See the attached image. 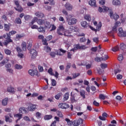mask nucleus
<instances>
[{
    "mask_svg": "<svg viewBox=\"0 0 126 126\" xmlns=\"http://www.w3.org/2000/svg\"><path fill=\"white\" fill-rule=\"evenodd\" d=\"M59 108L60 109H68L69 105L65 103H61L59 104Z\"/></svg>",
    "mask_w": 126,
    "mask_h": 126,
    "instance_id": "obj_13",
    "label": "nucleus"
},
{
    "mask_svg": "<svg viewBox=\"0 0 126 126\" xmlns=\"http://www.w3.org/2000/svg\"><path fill=\"white\" fill-rule=\"evenodd\" d=\"M99 98L100 100H105V99H109V96L103 94H100L99 95Z\"/></svg>",
    "mask_w": 126,
    "mask_h": 126,
    "instance_id": "obj_28",
    "label": "nucleus"
},
{
    "mask_svg": "<svg viewBox=\"0 0 126 126\" xmlns=\"http://www.w3.org/2000/svg\"><path fill=\"white\" fill-rule=\"evenodd\" d=\"M15 4L17 6V8H15L16 10H17V11H19V12H22V11L23 10V8H22V7L19 5V2L18 1H15Z\"/></svg>",
    "mask_w": 126,
    "mask_h": 126,
    "instance_id": "obj_14",
    "label": "nucleus"
},
{
    "mask_svg": "<svg viewBox=\"0 0 126 126\" xmlns=\"http://www.w3.org/2000/svg\"><path fill=\"white\" fill-rule=\"evenodd\" d=\"M80 50H86V49H87V47L85 45H79V48Z\"/></svg>",
    "mask_w": 126,
    "mask_h": 126,
    "instance_id": "obj_61",
    "label": "nucleus"
},
{
    "mask_svg": "<svg viewBox=\"0 0 126 126\" xmlns=\"http://www.w3.org/2000/svg\"><path fill=\"white\" fill-rule=\"evenodd\" d=\"M3 37L4 39H8V38H10V36H9V33H6V34H4L3 35Z\"/></svg>",
    "mask_w": 126,
    "mask_h": 126,
    "instance_id": "obj_62",
    "label": "nucleus"
},
{
    "mask_svg": "<svg viewBox=\"0 0 126 126\" xmlns=\"http://www.w3.org/2000/svg\"><path fill=\"white\" fill-rule=\"evenodd\" d=\"M7 92H9V93H12L13 94H14L16 90L12 87H8L7 88Z\"/></svg>",
    "mask_w": 126,
    "mask_h": 126,
    "instance_id": "obj_18",
    "label": "nucleus"
},
{
    "mask_svg": "<svg viewBox=\"0 0 126 126\" xmlns=\"http://www.w3.org/2000/svg\"><path fill=\"white\" fill-rule=\"evenodd\" d=\"M120 26L121 22L119 21L115 23L114 26L112 28V31L108 32L107 34L109 35V36H111V35H113L114 33H117V32H118L117 28Z\"/></svg>",
    "mask_w": 126,
    "mask_h": 126,
    "instance_id": "obj_3",
    "label": "nucleus"
},
{
    "mask_svg": "<svg viewBox=\"0 0 126 126\" xmlns=\"http://www.w3.org/2000/svg\"><path fill=\"white\" fill-rule=\"evenodd\" d=\"M119 50V46L118 45L112 48V51H113V52H118Z\"/></svg>",
    "mask_w": 126,
    "mask_h": 126,
    "instance_id": "obj_43",
    "label": "nucleus"
},
{
    "mask_svg": "<svg viewBox=\"0 0 126 126\" xmlns=\"http://www.w3.org/2000/svg\"><path fill=\"white\" fill-rule=\"evenodd\" d=\"M10 24H4V28L5 31H9V29H10Z\"/></svg>",
    "mask_w": 126,
    "mask_h": 126,
    "instance_id": "obj_32",
    "label": "nucleus"
},
{
    "mask_svg": "<svg viewBox=\"0 0 126 126\" xmlns=\"http://www.w3.org/2000/svg\"><path fill=\"white\" fill-rule=\"evenodd\" d=\"M65 121L67 122V124L68 125H69V126H71V124H72V122H71V121L69 120V119L66 118L65 119Z\"/></svg>",
    "mask_w": 126,
    "mask_h": 126,
    "instance_id": "obj_51",
    "label": "nucleus"
},
{
    "mask_svg": "<svg viewBox=\"0 0 126 126\" xmlns=\"http://www.w3.org/2000/svg\"><path fill=\"white\" fill-rule=\"evenodd\" d=\"M19 112L21 113L22 114H28V112L27 110H26L25 108L24 107H21L19 109Z\"/></svg>",
    "mask_w": 126,
    "mask_h": 126,
    "instance_id": "obj_27",
    "label": "nucleus"
},
{
    "mask_svg": "<svg viewBox=\"0 0 126 126\" xmlns=\"http://www.w3.org/2000/svg\"><path fill=\"white\" fill-rule=\"evenodd\" d=\"M24 18L25 20H29V19H31V18H32V16L29 15H26L24 16Z\"/></svg>",
    "mask_w": 126,
    "mask_h": 126,
    "instance_id": "obj_44",
    "label": "nucleus"
},
{
    "mask_svg": "<svg viewBox=\"0 0 126 126\" xmlns=\"http://www.w3.org/2000/svg\"><path fill=\"white\" fill-rule=\"evenodd\" d=\"M79 48V44H75L74 45V48L70 49V52H74L75 53Z\"/></svg>",
    "mask_w": 126,
    "mask_h": 126,
    "instance_id": "obj_23",
    "label": "nucleus"
},
{
    "mask_svg": "<svg viewBox=\"0 0 126 126\" xmlns=\"http://www.w3.org/2000/svg\"><path fill=\"white\" fill-rule=\"evenodd\" d=\"M78 83H77V82L75 83V85H79V84H80V85H81V84H82V83H83V80L79 79V80H78Z\"/></svg>",
    "mask_w": 126,
    "mask_h": 126,
    "instance_id": "obj_41",
    "label": "nucleus"
},
{
    "mask_svg": "<svg viewBox=\"0 0 126 126\" xmlns=\"http://www.w3.org/2000/svg\"><path fill=\"white\" fill-rule=\"evenodd\" d=\"M21 47L22 51H25L27 48V44L25 42H23L21 44Z\"/></svg>",
    "mask_w": 126,
    "mask_h": 126,
    "instance_id": "obj_21",
    "label": "nucleus"
},
{
    "mask_svg": "<svg viewBox=\"0 0 126 126\" xmlns=\"http://www.w3.org/2000/svg\"><path fill=\"white\" fill-rule=\"evenodd\" d=\"M99 4H101V5H104L105 3H106V0H99Z\"/></svg>",
    "mask_w": 126,
    "mask_h": 126,
    "instance_id": "obj_58",
    "label": "nucleus"
},
{
    "mask_svg": "<svg viewBox=\"0 0 126 126\" xmlns=\"http://www.w3.org/2000/svg\"><path fill=\"white\" fill-rule=\"evenodd\" d=\"M69 94H68V93H66L64 94L63 98H64V101H66L67 100H68V98H69Z\"/></svg>",
    "mask_w": 126,
    "mask_h": 126,
    "instance_id": "obj_39",
    "label": "nucleus"
},
{
    "mask_svg": "<svg viewBox=\"0 0 126 126\" xmlns=\"http://www.w3.org/2000/svg\"><path fill=\"white\" fill-rule=\"evenodd\" d=\"M95 62H97V63H99L100 62H101L102 61V58H99V57H96L94 59Z\"/></svg>",
    "mask_w": 126,
    "mask_h": 126,
    "instance_id": "obj_57",
    "label": "nucleus"
},
{
    "mask_svg": "<svg viewBox=\"0 0 126 126\" xmlns=\"http://www.w3.org/2000/svg\"><path fill=\"white\" fill-rule=\"evenodd\" d=\"M102 8L103 9V12H107V11H109L110 13V12L112 11L111 10H110V8H109V7L106 6H103Z\"/></svg>",
    "mask_w": 126,
    "mask_h": 126,
    "instance_id": "obj_36",
    "label": "nucleus"
},
{
    "mask_svg": "<svg viewBox=\"0 0 126 126\" xmlns=\"http://www.w3.org/2000/svg\"><path fill=\"white\" fill-rule=\"evenodd\" d=\"M123 60H124V56H123V55L120 54L118 57V61H119L120 62H122Z\"/></svg>",
    "mask_w": 126,
    "mask_h": 126,
    "instance_id": "obj_60",
    "label": "nucleus"
},
{
    "mask_svg": "<svg viewBox=\"0 0 126 126\" xmlns=\"http://www.w3.org/2000/svg\"><path fill=\"white\" fill-rule=\"evenodd\" d=\"M72 17V15L71 14H69L66 17V21L68 25H74V24H76V22H77L76 19L74 18H71Z\"/></svg>",
    "mask_w": 126,
    "mask_h": 126,
    "instance_id": "obj_2",
    "label": "nucleus"
},
{
    "mask_svg": "<svg viewBox=\"0 0 126 126\" xmlns=\"http://www.w3.org/2000/svg\"><path fill=\"white\" fill-rule=\"evenodd\" d=\"M110 16L111 18L112 19H115V20H118V19L120 18V16H119V15L117 14L116 13L114 14L113 11H111L110 12Z\"/></svg>",
    "mask_w": 126,
    "mask_h": 126,
    "instance_id": "obj_10",
    "label": "nucleus"
},
{
    "mask_svg": "<svg viewBox=\"0 0 126 126\" xmlns=\"http://www.w3.org/2000/svg\"><path fill=\"white\" fill-rule=\"evenodd\" d=\"M11 37H9L7 38L6 40H4V42L3 43H2L0 41V46L1 47H3V45L4 46H7L9 43H12V39L10 38Z\"/></svg>",
    "mask_w": 126,
    "mask_h": 126,
    "instance_id": "obj_5",
    "label": "nucleus"
},
{
    "mask_svg": "<svg viewBox=\"0 0 126 126\" xmlns=\"http://www.w3.org/2000/svg\"><path fill=\"white\" fill-rule=\"evenodd\" d=\"M57 116H58V117H60V118H63V113H62V112H61L60 111H57Z\"/></svg>",
    "mask_w": 126,
    "mask_h": 126,
    "instance_id": "obj_53",
    "label": "nucleus"
},
{
    "mask_svg": "<svg viewBox=\"0 0 126 126\" xmlns=\"http://www.w3.org/2000/svg\"><path fill=\"white\" fill-rule=\"evenodd\" d=\"M14 117L15 118H18V119L17 120V121H16V123H17V122H18V121H19V120H21V118H22V114H21L20 113L14 114Z\"/></svg>",
    "mask_w": 126,
    "mask_h": 126,
    "instance_id": "obj_30",
    "label": "nucleus"
},
{
    "mask_svg": "<svg viewBox=\"0 0 126 126\" xmlns=\"http://www.w3.org/2000/svg\"><path fill=\"white\" fill-rule=\"evenodd\" d=\"M23 120H24V121H26L27 122H31V120L29 119V117L28 116L24 117Z\"/></svg>",
    "mask_w": 126,
    "mask_h": 126,
    "instance_id": "obj_59",
    "label": "nucleus"
},
{
    "mask_svg": "<svg viewBox=\"0 0 126 126\" xmlns=\"http://www.w3.org/2000/svg\"><path fill=\"white\" fill-rule=\"evenodd\" d=\"M85 91L82 90H81L80 92V94L81 97H82L83 99H85V98H86V96H85Z\"/></svg>",
    "mask_w": 126,
    "mask_h": 126,
    "instance_id": "obj_33",
    "label": "nucleus"
},
{
    "mask_svg": "<svg viewBox=\"0 0 126 126\" xmlns=\"http://www.w3.org/2000/svg\"><path fill=\"white\" fill-rule=\"evenodd\" d=\"M115 98L117 101H121L122 99H123V96L122 97L120 95H117V96H116Z\"/></svg>",
    "mask_w": 126,
    "mask_h": 126,
    "instance_id": "obj_63",
    "label": "nucleus"
},
{
    "mask_svg": "<svg viewBox=\"0 0 126 126\" xmlns=\"http://www.w3.org/2000/svg\"><path fill=\"white\" fill-rule=\"evenodd\" d=\"M14 67L15 69H22V68H23L22 65L18 64H15L14 65Z\"/></svg>",
    "mask_w": 126,
    "mask_h": 126,
    "instance_id": "obj_37",
    "label": "nucleus"
},
{
    "mask_svg": "<svg viewBox=\"0 0 126 126\" xmlns=\"http://www.w3.org/2000/svg\"><path fill=\"white\" fill-rule=\"evenodd\" d=\"M14 34H16V31H12L11 32H9V36H12L13 35H14Z\"/></svg>",
    "mask_w": 126,
    "mask_h": 126,
    "instance_id": "obj_54",
    "label": "nucleus"
},
{
    "mask_svg": "<svg viewBox=\"0 0 126 126\" xmlns=\"http://www.w3.org/2000/svg\"><path fill=\"white\" fill-rule=\"evenodd\" d=\"M107 116H108V114L104 112L102 114V116H99V119L101 121H106V118H107Z\"/></svg>",
    "mask_w": 126,
    "mask_h": 126,
    "instance_id": "obj_22",
    "label": "nucleus"
},
{
    "mask_svg": "<svg viewBox=\"0 0 126 126\" xmlns=\"http://www.w3.org/2000/svg\"><path fill=\"white\" fill-rule=\"evenodd\" d=\"M120 48L121 50H123L124 52L126 51V45L125 43H122L120 45Z\"/></svg>",
    "mask_w": 126,
    "mask_h": 126,
    "instance_id": "obj_31",
    "label": "nucleus"
},
{
    "mask_svg": "<svg viewBox=\"0 0 126 126\" xmlns=\"http://www.w3.org/2000/svg\"><path fill=\"white\" fill-rule=\"evenodd\" d=\"M65 53H66V51L63 49H60L59 50L56 51V55L58 56H63V54H65Z\"/></svg>",
    "mask_w": 126,
    "mask_h": 126,
    "instance_id": "obj_16",
    "label": "nucleus"
},
{
    "mask_svg": "<svg viewBox=\"0 0 126 126\" xmlns=\"http://www.w3.org/2000/svg\"><path fill=\"white\" fill-rule=\"evenodd\" d=\"M109 59L108 55H105L101 57V61H107V59Z\"/></svg>",
    "mask_w": 126,
    "mask_h": 126,
    "instance_id": "obj_48",
    "label": "nucleus"
},
{
    "mask_svg": "<svg viewBox=\"0 0 126 126\" xmlns=\"http://www.w3.org/2000/svg\"><path fill=\"white\" fill-rule=\"evenodd\" d=\"M34 15L39 18H44V17H45V15L42 12H36L34 13Z\"/></svg>",
    "mask_w": 126,
    "mask_h": 126,
    "instance_id": "obj_15",
    "label": "nucleus"
},
{
    "mask_svg": "<svg viewBox=\"0 0 126 126\" xmlns=\"http://www.w3.org/2000/svg\"><path fill=\"white\" fill-rule=\"evenodd\" d=\"M37 17H34L31 22L30 23L29 25L30 26V27L32 29H37L39 27H38V26H37V25H34V23H35V22H36V21H37Z\"/></svg>",
    "mask_w": 126,
    "mask_h": 126,
    "instance_id": "obj_4",
    "label": "nucleus"
},
{
    "mask_svg": "<svg viewBox=\"0 0 126 126\" xmlns=\"http://www.w3.org/2000/svg\"><path fill=\"white\" fill-rule=\"evenodd\" d=\"M84 19L87 21H91V15L89 14H85L84 16Z\"/></svg>",
    "mask_w": 126,
    "mask_h": 126,
    "instance_id": "obj_29",
    "label": "nucleus"
},
{
    "mask_svg": "<svg viewBox=\"0 0 126 126\" xmlns=\"http://www.w3.org/2000/svg\"><path fill=\"white\" fill-rule=\"evenodd\" d=\"M30 54L31 58L32 59V60H34V59H36L37 56L38 55L37 51L34 49H31L30 51Z\"/></svg>",
    "mask_w": 126,
    "mask_h": 126,
    "instance_id": "obj_8",
    "label": "nucleus"
},
{
    "mask_svg": "<svg viewBox=\"0 0 126 126\" xmlns=\"http://www.w3.org/2000/svg\"><path fill=\"white\" fill-rule=\"evenodd\" d=\"M81 124H83V120L79 119L78 120L74 121L72 122V125L74 126H78Z\"/></svg>",
    "mask_w": 126,
    "mask_h": 126,
    "instance_id": "obj_9",
    "label": "nucleus"
},
{
    "mask_svg": "<svg viewBox=\"0 0 126 126\" xmlns=\"http://www.w3.org/2000/svg\"><path fill=\"white\" fill-rule=\"evenodd\" d=\"M64 7L68 11H72V9H73V6L68 2L65 4Z\"/></svg>",
    "mask_w": 126,
    "mask_h": 126,
    "instance_id": "obj_12",
    "label": "nucleus"
},
{
    "mask_svg": "<svg viewBox=\"0 0 126 126\" xmlns=\"http://www.w3.org/2000/svg\"><path fill=\"white\" fill-rule=\"evenodd\" d=\"M62 95H63V94L62 93H59V94H56L55 95V98L57 99V100H59V99H60V98L61 97V96H62Z\"/></svg>",
    "mask_w": 126,
    "mask_h": 126,
    "instance_id": "obj_49",
    "label": "nucleus"
},
{
    "mask_svg": "<svg viewBox=\"0 0 126 126\" xmlns=\"http://www.w3.org/2000/svg\"><path fill=\"white\" fill-rule=\"evenodd\" d=\"M4 52H5V54H6V55H8L9 56L11 55V51L9 50L8 49H5Z\"/></svg>",
    "mask_w": 126,
    "mask_h": 126,
    "instance_id": "obj_40",
    "label": "nucleus"
},
{
    "mask_svg": "<svg viewBox=\"0 0 126 126\" xmlns=\"http://www.w3.org/2000/svg\"><path fill=\"white\" fill-rule=\"evenodd\" d=\"M29 74L32 76H34V75H36V76H40V73L38 72V71L33 70L32 69L29 70Z\"/></svg>",
    "mask_w": 126,
    "mask_h": 126,
    "instance_id": "obj_11",
    "label": "nucleus"
},
{
    "mask_svg": "<svg viewBox=\"0 0 126 126\" xmlns=\"http://www.w3.org/2000/svg\"><path fill=\"white\" fill-rule=\"evenodd\" d=\"M118 35L119 37H126V31L124 32L123 28H120L118 30Z\"/></svg>",
    "mask_w": 126,
    "mask_h": 126,
    "instance_id": "obj_7",
    "label": "nucleus"
},
{
    "mask_svg": "<svg viewBox=\"0 0 126 126\" xmlns=\"http://www.w3.org/2000/svg\"><path fill=\"white\" fill-rule=\"evenodd\" d=\"M44 25H45V28H46V29H50V28H51V27H52V25H51V24L49 22H48L46 21L44 23Z\"/></svg>",
    "mask_w": 126,
    "mask_h": 126,
    "instance_id": "obj_34",
    "label": "nucleus"
},
{
    "mask_svg": "<svg viewBox=\"0 0 126 126\" xmlns=\"http://www.w3.org/2000/svg\"><path fill=\"white\" fill-rule=\"evenodd\" d=\"M62 13H63V14H64V15H67H67H68V13L67 12V11L64 9L62 10Z\"/></svg>",
    "mask_w": 126,
    "mask_h": 126,
    "instance_id": "obj_55",
    "label": "nucleus"
},
{
    "mask_svg": "<svg viewBox=\"0 0 126 126\" xmlns=\"http://www.w3.org/2000/svg\"><path fill=\"white\" fill-rule=\"evenodd\" d=\"M52 118H53V116L52 115H45L44 119L45 121H49V120H51Z\"/></svg>",
    "mask_w": 126,
    "mask_h": 126,
    "instance_id": "obj_38",
    "label": "nucleus"
},
{
    "mask_svg": "<svg viewBox=\"0 0 126 126\" xmlns=\"http://www.w3.org/2000/svg\"><path fill=\"white\" fill-rule=\"evenodd\" d=\"M81 25L82 27H83L84 28L87 29L88 26H89V25L87 23V22L84 21L81 22Z\"/></svg>",
    "mask_w": 126,
    "mask_h": 126,
    "instance_id": "obj_24",
    "label": "nucleus"
},
{
    "mask_svg": "<svg viewBox=\"0 0 126 126\" xmlns=\"http://www.w3.org/2000/svg\"><path fill=\"white\" fill-rule=\"evenodd\" d=\"M72 32V31L71 30H64V28L63 25H60L58 30L57 33L59 35H61L63 36H66L67 37H71V33Z\"/></svg>",
    "mask_w": 126,
    "mask_h": 126,
    "instance_id": "obj_1",
    "label": "nucleus"
},
{
    "mask_svg": "<svg viewBox=\"0 0 126 126\" xmlns=\"http://www.w3.org/2000/svg\"><path fill=\"white\" fill-rule=\"evenodd\" d=\"M15 23H17V24H21V19L19 18H17L15 20Z\"/></svg>",
    "mask_w": 126,
    "mask_h": 126,
    "instance_id": "obj_47",
    "label": "nucleus"
},
{
    "mask_svg": "<svg viewBox=\"0 0 126 126\" xmlns=\"http://www.w3.org/2000/svg\"><path fill=\"white\" fill-rule=\"evenodd\" d=\"M37 107H38L37 105L31 104L28 107L27 110L30 112H34L35 110H36Z\"/></svg>",
    "mask_w": 126,
    "mask_h": 126,
    "instance_id": "obj_6",
    "label": "nucleus"
},
{
    "mask_svg": "<svg viewBox=\"0 0 126 126\" xmlns=\"http://www.w3.org/2000/svg\"><path fill=\"white\" fill-rule=\"evenodd\" d=\"M37 20H36V22L38 25H44V24H45V22H46V21L44 20L41 19H38V18H37Z\"/></svg>",
    "mask_w": 126,
    "mask_h": 126,
    "instance_id": "obj_20",
    "label": "nucleus"
},
{
    "mask_svg": "<svg viewBox=\"0 0 126 126\" xmlns=\"http://www.w3.org/2000/svg\"><path fill=\"white\" fill-rule=\"evenodd\" d=\"M8 61H9L8 58L4 59L1 63H0V66H2L3 65H4L5 63H8Z\"/></svg>",
    "mask_w": 126,
    "mask_h": 126,
    "instance_id": "obj_26",
    "label": "nucleus"
},
{
    "mask_svg": "<svg viewBox=\"0 0 126 126\" xmlns=\"http://www.w3.org/2000/svg\"><path fill=\"white\" fill-rule=\"evenodd\" d=\"M102 27V24H101L100 23H99L98 24V25H97V26L96 27V30L97 31H100V30H101V28Z\"/></svg>",
    "mask_w": 126,
    "mask_h": 126,
    "instance_id": "obj_46",
    "label": "nucleus"
},
{
    "mask_svg": "<svg viewBox=\"0 0 126 126\" xmlns=\"http://www.w3.org/2000/svg\"><path fill=\"white\" fill-rule=\"evenodd\" d=\"M38 70H39V72H43V71L44 70V68H43V66H42L41 65H39L38 66Z\"/></svg>",
    "mask_w": 126,
    "mask_h": 126,
    "instance_id": "obj_64",
    "label": "nucleus"
},
{
    "mask_svg": "<svg viewBox=\"0 0 126 126\" xmlns=\"http://www.w3.org/2000/svg\"><path fill=\"white\" fill-rule=\"evenodd\" d=\"M112 4L118 6L121 5V1L120 0H112Z\"/></svg>",
    "mask_w": 126,
    "mask_h": 126,
    "instance_id": "obj_19",
    "label": "nucleus"
},
{
    "mask_svg": "<svg viewBox=\"0 0 126 126\" xmlns=\"http://www.w3.org/2000/svg\"><path fill=\"white\" fill-rule=\"evenodd\" d=\"M89 4L92 7H97V5H96V0H90L89 1Z\"/></svg>",
    "mask_w": 126,
    "mask_h": 126,
    "instance_id": "obj_17",
    "label": "nucleus"
},
{
    "mask_svg": "<svg viewBox=\"0 0 126 126\" xmlns=\"http://www.w3.org/2000/svg\"><path fill=\"white\" fill-rule=\"evenodd\" d=\"M5 118L6 122H8V123H12V120L11 119H10L9 117H8V116H6L5 117Z\"/></svg>",
    "mask_w": 126,
    "mask_h": 126,
    "instance_id": "obj_42",
    "label": "nucleus"
},
{
    "mask_svg": "<svg viewBox=\"0 0 126 126\" xmlns=\"http://www.w3.org/2000/svg\"><path fill=\"white\" fill-rule=\"evenodd\" d=\"M41 114L40 112H36L35 114V117L37 118V119H40L41 118Z\"/></svg>",
    "mask_w": 126,
    "mask_h": 126,
    "instance_id": "obj_52",
    "label": "nucleus"
},
{
    "mask_svg": "<svg viewBox=\"0 0 126 126\" xmlns=\"http://www.w3.org/2000/svg\"><path fill=\"white\" fill-rule=\"evenodd\" d=\"M7 102H8V98H5L2 100V105L3 106H6L7 105Z\"/></svg>",
    "mask_w": 126,
    "mask_h": 126,
    "instance_id": "obj_35",
    "label": "nucleus"
},
{
    "mask_svg": "<svg viewBox=\"0 0 126 126\" xmlns=\"http://www.w3.org/2000/svg\"><path fill=\"white\" fill-rule=\"evenodd\" d=\"M100 67H101L102 69L107 68V67H108V65L106 63H102L100 64Z\"/></svg>",
    "mask_w": 126,
    "mask_h": 126,
    "instance_id": "obj_45",
    "label": "nucleus"
},
{
    "mask_svg": "<svg viewBox=\"0 0 126 126\" xmlns=\"http://www.w3.org/2000/svg\"><path fill=\"white\" fill-rule=\"evenodd\" d=\"M59 21H61L62 22H63V23H65V21L64 20V18H63V17L62 16H60L59 18Z\"/></svg>",
    "mask_w": 126,
    "mask_h": 126,
    "instance_id": "obj_50",
    "label": "nucleus"
},
{
    "mask_svg": "<svg viewBox=\"0 0 126 126\" xmlns=\"http://www.w3.org/2000/svg\"><path fill=\"white\" fill-rule=\"evenodd\" d=\"M51 84L52 86H56V85H57V82L55 80V79L51 80Z\"/></svg>",
    "mask_w": 126,
    "mask_h": 126,
    "instance_id": "obj_56",
    "label": "nucleus"
},
{
    "mask_svg": "<svg viewBox=\"0 0 126 126\" xmlns=\"http://www.w3.org/2000/svg\"><path fill=\"white\" fill-rule=\"evenodd\" d=\"M37 31L40 33H45L46 32V28L43 27H39V28H38Z\"/></svg>",
    "mask_w": 126,
    "mask_h": 126,
    "instance_id": "obj_25",
    "label": "nucleus"
}]
</instances>
